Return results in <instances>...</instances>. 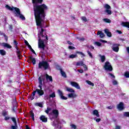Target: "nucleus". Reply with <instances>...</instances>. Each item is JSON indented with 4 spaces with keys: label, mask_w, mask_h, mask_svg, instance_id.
Segmentation results:
<instances>
[{
    "label": "nucleus",
    "mask_w": 129,
    "mask_h": 129,
    "mask_svg": "<svg viewBox=\"0 0 129 129\" xmlns=\"http://www.w3.org/2000/svg\"><path fill=\"white\" fill-rule=\"evenodd\" d=\"M42 3L43 0H32L36 26L41 28L39 36L44 38V29L42 28V22L45 20V18H46V11L49 10V8L45 4H42ZM38 4H40V5Z\"/></svg>",
    "instance_id": "1"
},
{
    "label": "nucleus",
    "mask_w": 129,
    "mask_h": 129,
    "mask_svg": "<svg viewBox=\"0 0 129 129\" xmlns=\"http://www.w3.org/2000/svg\"><path fill=\"white\" fill-rule=\"evenodd\" d=\"M6 8L8 9V10H9V11H14L15 10V12L17 13V17H19L22 21H25L26 20V18L24 15L22 14H21V11H20V9L17 8V7H14L12 6V7H11L10 6L7 5L6 6Z\"/></svg>",
    "instance_id": "2"
},
{
    "label": "nucleus",
    "mask_w": 129,
    "mask_h": 129,
    "mask_svg": "<svg viewBox=\"0 0 129 129\" xmlns=\"http://www.w3.org/2000/svg\"><path fill=\"white\" fill-rule=\"evenodd\" d=\"M50 64L48 61L42 60L38 63V69H43L44 70H49Z\"/></svg>",
    "instance_id": "3"
},
{
    "label": "nucleus",
    "mask_w": 129,
    "mask_h": 129,
    "mask_svg": "<svg viewBox=\"0 0 129 129\" xmlns=\"http://www.w3.org/2000/svg\"><path fill=\"white\" fill-rule=\"evenodd\" d=\"M104 68L106 71H112V70H113L112 66H111V64H110V62H109V61L105 62V65L104 66Z\"/></svg>",
    "instance_id": "4"
},
{
    "label": "nucleus",
    "mask_w": 129,
    "mask_h": 129,
    "mask_svg": "<svg viewBox=\"0 0 129 129\" xmlns=\"http://www.w3.org/2000/svg\"><path fill=\"white\" fill-rule=\"evenodd\" d=\"M49 115H52L53 119L58 118V116H59V111L57 109H53L52 112L49 113Z\"/></svg>",
    "instance_id": "5"
},
{
    "label": "nucleus",
    "mask_w": 129,
    "mask_h": 129,
    "mask_svg": "<svg viewBox=\"0 0 129 129\" xmlns=\"http://www.w3.org/2000/svg\"><path fill=\"white\" fill-rule=\"evenodd\" d=\"M45 47H46V45H45L44 40L39 39L38 40V48L40 49H42V50L44 51V50H45Z\"/></svg>",
    "instance_id": "6"
},
{
    "label": "nucleus",
    "mask_w": 129,
    "mask_h": 129,
    "mask_svg": "<svg viewBox=\"0 0 129 129\" xmlns=\"http://www.w3.org/2000/svg\"><path fill=\"white\" fill-rule=\"evenodd\" d=\"M45 100H46V102H47L49 105H53L55 103L54 97H46Z\"/></svg>",
    "instance_id": "7"
},
{
    "label": "nucleus",
    "mask_w": 129,
    "mask_h": 129,
    "mask_svg": "<svg viewBox=\"0 0 129 129\" xmlns=\"http://www.w3.org/2000/svg\"><path fill=\"white\" fill-rule=\"evenodd\" d=\"M119 46H120L119 44L113 43L111 46V49L114 52H117L119 51Z\"/></svg>",
    "instance_id": "8"
},
{
    "label": "nucleus",
    "mask_w": 129,
    "mask_h": 129,
    "mask_svg": "<svg viewBox=\"0 0 129 129\" xmlns=\"http://www.w3.org/2000/svg\"><path fill=\"white\" fill-rule=\"evenodd\" d=\"M76 65L77 66H83L84 68L85 71L88 70V68L86 66V64H84V62L83 61L77 62Z\"/></svg>",
    "instance_id": "9"
},
{
    "label": "nucleus",
    "mask_w": 129,
    "mask_h": 129,
    "mask_svg": "<svg viewBox=\"0 0 129 129\" xmlns=\"http://www.w3.org/2000/svg\"><path fill=\"white\" fill-rule=\"evenodd\" d=\"M15 48H16V54L17 55V57L18 59H20L21 57L23 58V55H22V52H21V50H20V49L18 46H15Z\"/></svg>",
    "instance_id": "10"
},
{
    "label": "nucleus",
    "mask_w": 129,
    "mask_h": 129,
    "mask_svg": "<svg viewBox=\"0 0 129 129\" xmlns=\"http://www.w3.org/2000/svg\"><path fill=\"white\" fill-rule=\"evenodd\" d=\"M71 85L73 86V87H75L76 89H80V86L79 84L76 82H70Z\"/></svg>",
    "instance_id": "11"
},
{
    "label": "nucleus",
    "mask_w": 129,
    "mask_h": 129,
    "mask_svg": "<svg viewBox=\"0 0 129 129\" xmlns=\"http://www.w3.org/2000/svg\"><path fill=\"white\" fill-rule=\"evenodd\" d=\"M124 104L122 103V102H120L117 106V109H118L119 110H120V111L121 110H123V109H124Z\"/></svg>",
    "instance_id": "12"
},
{
    "label": "nucleus",
    "mask_w": 129,
    "mask_h": 129,
    "mask_svg": "<svg viewBox=\"0 0 129 129\" xmlns=\"http://www.w3.org/2000/svg\"><path fill=\"white\" fill-rule=\"evenodd\" d=\"M36 93L39 96H42V95H44V92L43 90H39V89H36Z\"/></svg>",
    "instance_id": "13"
},
{
    "label": "nucleus",
    "mask_w": 129,
    "mask_h": 129,
    "mask_svg": "<svg viewBox=\"0 0 129 129\" xmlns=\"http://www.w3.org/2000/svg\"><path fill=\"white\" fill-rule=\"evenodd\" d=\"M39 119H40L42 122H47L48 121V118L43 115L39 117Z\"/></svg>",
    "instance_id": "14"
},
{
    "label": "nucleus",
    "mask_w": 129,
    "mask_h": 129,
    "mask_svg": "<svg viewBox=\"0 0 129 129\" xmlns=\"http://www.w3.org/2000/svg\"><path fill=\"white\" fill-rule=\"evenodd\" d=\"M105 34L107 35V37H112V34H111V32L108 30L107 29H105L104 30Z\"/></svg>",
    "instance_id": "15"
},
{
    "label": "nucleus",
    "mask_w": 129,
    "mask_h": 129,
    "mask_svg": "<svg viewBox=\"0 0 129 129\" xmlns=\"http://www.w3.org/2000/svg\"><path fill=\"white\" fill-rule=\"evenodd\" d=\"M2 46L4 47V48H7L8 49H12V46L7 43L3 42L2 43Z\"/></svg>",
    "instance_id": "16"
},
{
    "label": "nucleus",
    "mask_w": 129,
    "mask_h": 129,
    "mask_svg": "<svg viewBox=\"0 0 129 129\" xmlns=\"http://www.w3.org/2000/svg\"><path fill=\"white\" fill-rule=\"evenodd\" d=\"M28 57H29V60L30 61H31L33 65H35V64H36V58H33V56H29Z\"/></svg>",
    "instance_id": "17"
},
{
    "label": "nucleus",
    "mask_w": 129,
    "mask_h": 129,
    "mask_svg": "<svg viewBox=\"0 0 129 129\" xmlns=\"http://www.w3.org/2000/svg\"><path fill=\"white\" fill-rule=\"evenodd\" d=\"M58 70L60 72V74H61V76L64 77V78H67V75H66V73L63 71L62 69H59Z\"/></svg>",
    "instance_id": "18"
},
{
    "label": "nucleus",
    "mask_w": 129,
    "mask_h": 129,
    "mask_svg": "<svg viewBox=\"0 0 129 129\" xmlns=\"http://www.w3.org/2000/svg\"><path fill=\"white\" fill-rule=\"evenodd\" d=\"M93 115H95L97 117H99L100 115H99V113L98 112V110H94L93 111Z\"/></svg>",
    "instance_id": "19"
},
{
    "label": "nucleus",
    "mask_w": 129,
    "mask_h": 129,
    "mask_svg": "<svg viewBox=\"0 0 129 129\" xmlns=\"http://www.w3.org/2000/svg\"><path fill=\"white\" fill-rule=\"evenodd\" d=\"M30 117H31L32 119L34 121L35 120V114L34 113V112L33 110H31L29 112Z\"/></svg>",
    "instance_id": "20"
},
{
    "label": "nucleus",
    "mask_w": 129,
    "mask_h": 129,
    "mask_svg": "<svg viewBox=\"0 0 129 129\" xmlns=\"http://www.w3.org/2000/svg\"><path fill=\"white\" fill-rule=\"evenodd\" d=\"M122 26L123 27H125L126 28H128L129 29V22H122L121 23Z\"/></svg>",
    "instance_id": "21"
},
{
    "label": "nucleus",
    "mask_w": 129,
    "mask_h": 129,
    "mask_svg": "<svg viewBox=\"0 0 129 129\" xmlns=\"http://www.w3.org/2000/svg\"><path fill=\"white\" fill-rule=\"evenodd\" d=\"M46 80H49V81H50V82H53V78H52V76H49V75L48 74H46Z\"/></svg>",
    "instance_id": "22"
},
{
    "label": "nucleus",
    "mask_w": 129,
    "mask_h": 129,
    "mask_svg": "<svg viewBox=\"0 0 129 129\" xmlns=\"http://www.w3.org/2000/svg\"><path fill=\"white\" fill-rule=\"evenodd\" d=\"M14 103H15V105H13V108H12V111H13V112H16L17 111V102H15Z\"/></svg>",
    "instance_id": "23"
},
{
    "label": "nucleus",
    "mask_w": 129,
    "mask_h": 129,
    "mask_svg": "<svg viewBox=\"0 0 129 129\" xmlns=\"http://www.w3.org/2000/svg\"><path fill=\"white\" fill-rule=\"evenodd\" d=\"M97 35H99L100 38H104V33L102 32V31H98Z\"/></svg>",
    "instance_id": "24"
},
{
    "label": "nucleus",
    "mask_w": 129,
    "mask_h": 129,
    "mask_svg": "<svg viewBox=\"0 0 129 129\" xmlns=\"http://www.w3.org/2000/svg\"><path fill=\"white\" fill-rule=\"evenodd\" d=\"M103 21L104 23H107L108 24H110V23H111V20L108 18H104Z\"/></svg>",
    "instance_id": "25"
},
{
    "label": "nucleus",
    "mask_w": 129,
    "mask_h": 129,
    "mask_svg": "<svg viewBox=\"0 0 129 129\" xmlns=\"http://www.w3.org/2000/svg\"><path fill=\"white\" fill-rule=\"evenodd\" d=\"M69 97H77V95L75 94V92L69 94Z\"/></svg>",
    "instance_id": "26"
},
{
    "label": "nucleus",
    "mask_w": 129,
    "mask_h": 129,
    "mask_svg": "<svg viewBox=\"0 0 129 129\" xmlns=\"http://www.w3.org/2000/svg\"><path fill=\"white\" fill-rule=\"evenodd\" d=\"M0 54L2 56H5L7 54V52L4 49H0Z\"/></svg>",
    "instance_id": "27"
},
{
    "label": "nucleus",
    "mask_w": 129,
    "mask_h": 129,
    "mask_svg": "<svg viewBox=\"0 0 129 129\" xmlns=\"http://www.w3.org/2000/svg\"><path fill=\"white\" fill-rule=\"evenodd\" d=\"M57 92L58 95H59L60 97H65V96H63V92L60 90H57Z\"/></svg>",
    "instance_id": "28"
},
{
    "label": "nucleus",
    "mask_w": 129,
    "mask_h": 129,
    "mask_svg": "<svg viewBox=\"0 0 129 129\" xmlns=\"http://www.w3.org/2000/svg\"><path fill=\"white\" fill-rule=\"evenodd\" d=\"M51 110H52V108H50V107H47V109L45 111V112L47 114H50V111H51Z\"/></svg>",
    "instance_id": "29"
},
{
    "label": "nucleus",
    "mask_w": 129,
    "mask_h": 129,
    "mask_svg": "<svg viewBox=\"0 0 129 129\" xmlns=\"http://www.w3.org/2000/svg\"><path fill=\"white\" fill-rule=\"evenodd\" d=\"M67 90L69 92H72V93H74V92H75V91L71 88H67Z\"/></svg>",
    "instance_id": "30"
},
{
    "label": "nucleus",
    "mask_w": 129,
    "mask_h": 129,
    "mask_svg": "<svg viewBox=\"0 0 129 129\" xmlns=\"http://www.w3.org/2000/svg\"><path fill=\"white\" fill-rule=\"evenodd\" d=\"M100 57H101V62H103L105 61V55H100Z\"/></svg>",
    "instance_id": "31"
},
{
    "label": "nucleus",
    "mask_w": 129,
    "mask_h": 129,
    "mask_svg": "<svg viewBox=\"0 0 129 129\" xmlns=\"http://www.w3.org/2000/svg\"><path fill=\"white\" fill-rule=\"evenodd\" d=\"M104 8L106 9V10H110V9H111V7L108 4L105 5Z\"/></svg>",
    "instance_id": "32"
},
{
    "label": "nucleus",
    "mask_w": 129,
    "mask_h": 129,
    "mask_svg": "<svg viewBox=\"0 0 129 129\" xmlns=\"http://www.w3.org/2000/svg\"><path fill=\"white\" fill-rule=\"evenodd\" d=\"M105 13H106L107 15H111L112 14V13L109 9H106L105 10Z\"/></svg>",
    "instance_id": "33"
},
{
    "label": "nucleus",
    "mask_w": 129,
    "mask_h": 129,
    "mask_svg": "<svg viewBox=\"0 0 129 129\" xmlns=\"http://www.w3.org/2000/svg\"><path fill=\"white\" fill-rule=\"evenodd\" d=\"M11 119H12V121H13L14 124H18V123L17 122V119H16V118H15V117H11Z\"/></svg>",
    "instance_id": "34"
},
{
    "label": "nucleus",
    "mask_w": 129,
    "mask_h": 129,
    "mask_svg": "<svg viewBox=\"0 0 129 129\" xmlns=\"http://www.w3.org/2000/svg\"><path fill=\"white\" fill-rule=\"evenodd\" d=\"M11 129H18V124H14V125H13L11 127Z\"/></svg>",
    "instance_id": "35"
},
{
    "label": "nucleus",
    "mask_w": 129,
    "mask_h": 129,
    "mask_svg": "<svg viewBox=\"0 0 129 129\" xmlns=\"http://www.w3.org/2000/svg\"><path fill=\"white\" fill-rule=\"evenodd\" d=\"M35 106H39V107H43V104L41 103H35Z\"/></svg>",
    "instance_id": "36"
},
{
    "label": "nucleus",
    "mask_w": 129,
    "mask_h": 129,
    "mask_svg": "<svg viewBox=\"0 0 129 129\" xmlns=\"http://www.w3.org/2000/svg\"><path fill=\"white\" fill-rule=\"evenodd\" d=\"M42 77H43V76H41V77H39L38 78V82L39 84H43V83L42 82Z\"/></svg>",
    "instance_id": "37"
},
{
    "label": "nucleus",
    "mask_w": 129,
    "mask_h": 129,
    "mask_svg": "<svg viewBox=\"0 0 129 129\" xmlns=\"http://www.w3.org/2000/svg\"><path fill=\"white\" fill-rule=\"evenodd\" d=\"M87 83H88V84H89V85H91V86H94V84L92 82H91V81H86Z\"/></svg>",
    "instance_id": "38"
},
{
    "label": "nucleus",
    "mask_w": 129,
    "mask_h": 129,
    "mask_svg": "<svg viewBox=\"0 0 129 129\" xmlns=\"http://www.w3.org/2000/svg\"><path fill=\"white\" fill-rule=\"evenodd\" d=\"M76 57H77L76 54H71L70 55L69 58L71 59H74V58H76Z\"/></svg>",
    "instance_id": "39"
},
{
    "label": "nucleus",
    "mask_w": 129,
    "mask_h": 129,
    "mask_svg": "<svg viewBox=\"0 0 129 129\" xmlns=\"http://www.w3.org/2000/svg\"><path fill=\"white\" fill-rule=\"evenodd\" d=\"M112 83L113 85H117L118 84L117 81H116L115 80H113Z\"/></svg>",
    "instance_id": "40"
},
{
    "label": "nucleus",
    "mask_w": 129,
    "mask_h": 129,
    "mask_svg": "<svg viewBox=\"0 0 129 129\" xmlns=\"http://www.w3.org/2000/svg\"><path fill=\"white\" fill-rule=\"evenodd\" d=\"M87 53L89 55V57H90V58H93V56L92 55V53H91L89 50H87Z\"/></svg>",
    "instance_id": "41"
},
{
    "label": "nucleus",
    "mask_w": 129,
    "mask_h": 129,
    "mask_svg": "<svg viewBox=\"0 0 129 129\" xmlns=\"http://www.w3.org/2000/svg\"><path fill=\"white\" fill-rule=\"evenodd\" d=\"M124 75L126 78H129V72H125Z\"/></svg>",
    "instance_id": "42"
},
{
    "label": "nucleus",
    "mask_w": 129,
    "mask_h": 129,
    "mask_svg": "<svg viewBox=\"0 0 129 129\" xmlns=\"http://www.w3.org/2000/svg\"><path fill=\"white\" fill-rule=\"evenodd\" d=\"M13 44L14 45H15V47H18V45L19 43H18V41H17V40H14L13 41Z\"/></svg>",
    "instance_id": "43"
},
{
    "label": "nucleus",
    "mask_w": 129,
    "mask_h": 129,
    "mask_svg": "<svg viewBox=\"0 0 129 129\" xmlns=\"http://www.w3.org/2000/svg\"><path fill=\"white\" fill-rule=\"evenodd\" d=\"M123 115L126 116V117H129V112H125Z\"/></svg>",
    "instance_id": "44"
},
{
    "label": "nucleus",
    "mask_w": 129,
    "mask_h": 129,
    "mask_svg": "<svg viewBox=\"0 0 129 129\" xmlns=\"http://www.w3.org/2000/svg\"><path fill=\"white\" fill-rule=\"evenodd\" d=\"M94 120H95L96 121V122H99L100 121H101V118H96V117H95Z\"/></svg>",
    "instance_id": "45"
},
{
    "label": "nucleus",
    "mask_w": 129,
    "mask_h": 129,
    "mask_svg": "<svg viewBox=\"0 0 129 129\" xmlns=\"http://www.w3.org/2000/svg\"><path fill=\"white\" fill-rule=\"evenodd\" d=\"M95 44L97 46H98V47H100V46H101V43L97 41H96L95 42Z\"/></svg>",
    "instance_id": "46"
},
{
    "label": "nucleus",
    "mask_w": 129,
    "mask_h": 129,
    "mask_svg": "<svg viewBox=\"0 0 129 129\" xmlns=\"http://www.w3.org/2000/svg\"><path fill=\"white\" fill-rule=\"evenodd\" d=\"M68 49H69V50H75V47L72 46H69Z\"/></svg>",
    "instance_id": "47"
},
{
    "label": "nucleus",
    "mask_w": 129,
    "mask_h": 129,
    "mask_svg": "<svg viewBox=\"0 0 129 129\" xmlns=\"http://www.w3.org/2000/svg\"><path fill=\"white\" fill-rule=\"evenodd\" d=\"M76 53L77 54H79L80 55H82L84 57H85V54H84V53H83L82 52L77 51Z\"/></svg>",
    "instance_id": "48"
},
{
    "label": "nucleus",
    "mask_w": 129,
    "mask_h": 129,
    "mask_svg": "<svg viewBox=\"0 0 129 129\" xmlns=\"http://www.w3.org/2000/svg\"><path fill=\"white\" fill-rule=\"evenodd\" d=\"M82 20L84 21V22H87V19L86 18V17L83 16L82 17Z\"/></svg>",
    "instance_id": "49"
},
{
    "label": "nucleus",
    "mask_w": 129,
    "mask_h": 129,
    "mask_svg": "<svg viewBox=\"0 0 129 129\" xmlns=\"http://www.w3.org/2000/svg\"><path fill=\"white\" fill-rule=\"evenodd\" d=\"M108 75L111 76V77H112V78H113V79H115V76H114L113 74L111 73H108Z\"/></svg>",
    "instance_id": "50"
},
{
    "label": "nucleus",
    "mask_w": 129,
    "mask_h": 129,
    "mask_svg": "<svg viewBox=\"0 0 129 129\" xmlns=\"http://www.w3.org/2000/svg\"><path fill=\"white\" fill-rule=\"evenodd\" d=\"M71 126L72 127V128H74V129H76L77 128V126L76 125L74 124H72L71 125Z\"/></svg>",
    "instance_id": "51"
},
{
    "label": "nucleus",
    "mask_w": 129,
    "mask_h": 129,
    "mask_svg": "<svg viewBox=\"0 0 129 129\" xmlns=\"http://www.w3.org/2000/svg\"><path fill=\"white\" fill-rule=\"evenodd\" d=\"M4 37L5 38V40H6V41L8 42V36H7L6 34H4Z\"/></svg>",
    "instance_id": "52"
},
{
    "label": "nucleus",
    "mask_w": 129,
    "mask_h": 129,
    "mask_svg": "<svg viewBox=\"0 0 129 129\" xmlns=\"http://www.w3.org/2000/svg\"><path fill=\"white\" fill-rule=\"evenodd\" d=\"M49 97H56V95H55V93H52L51 94L49 95Z\"/></svg>",
    "instance_id": "53"
},
{
    "label": "nucleus",
    "mask_w": 129,
    "mask_h": 129,
    "mask_svg": "<svg viewBox=\"0 0 129 129\" xmlns=\"http://www.w3.org/2000/svg\"><path fill=\"white\" fill-rule=\"evenodd\" d=\"M38 87L40 88L39 90H43V88L42 87H43V84H39Z\"/></svg>",
    "instance_id": "54"
},
{
    "label": "nucleus",
    "mask_w": 129,
    "mask_h": 129,
    "mask_svg": "<svg viewBox=\"0 0 129 129\" xmlns=\"http://www.w3.org/2000/svg\"><path fill=\"white\" fill-rule=\"evenodd\" d=\"M44 41L46 43H48V35H47V34H45V40Z\"/></svg>",
    "instance_id": "55"
},
{
    "label": "nucleus",
    "mask_w": 129,
    "mask_h": 129,
    "mask_svg": "<svg viewBox=\"0 0 129 129\" xmlns=\"http://www.w3.org/2000/svg\"><path fill=\"white\" fill-rule=\"evenodd\" d=\"M2 115H3V116H6V115H8V112L7 111L3 112Z\"/></svg>",
    "instance_id": "56"
},
{
    "label": "nucleus",
    "mask_w": 129,
    "mask_h": 129,
    "mask_svg": "<svg viewBox=\"0 0 129 129\" xmlns=\"http://www.w3.org/2000/svg\"><path fill=\"white\" fill-rule=\"evenodd\" d=\"M67 43H68V44H69V45H71L72 46H74V44H73V43L71 42L70 41H68Z\"/></svg>",
    "instance_id": "57"
},
{
    "label": "nucleus",
    "mask_w": 129,
    "mask_h": 129,
    "mask_svg": "<svg viewBox=\"0 0 129 129\" xmlns=\"http://www.w3.org/2000/svg\"><path fill=\"white\" fill-rule=\"evenodd\" d=\"M36 93H37V89L32 92V96H35V95H36Z\"/></svg>",
    "instance_id": "58"
},
{
    "label": "nucleus",
    "mask_w": 129,
    "mask_h": 129,
    "mask_svg": "<svg viewBox=\"0 0 129 129\" xmlns=\"http://www.w3.org/2000/svg\"><path fill=\"white\" fill-rule=\"evenodd\" d=\"M114 107V106H108L107 108H108V109H112Z\"/></svg>",
    "instance_id": "59"
},
{
    "label": "nucleus",
    "mask_w": 129,
    "mask_h": 129,
    "mask_svg": "<svg viewBox=\"0 0 129 129\" xmlns=\"http://www.w3.org/2000/svg\"><path fill=\"white\" fill-rule=\"evenodd\" d=\"M121 128V127L119 125H116L115 127V129H120Z\"/></svg>",
    "instance_id": "60"
},
{
    "label": "nucleus",
    "mask_w": 129,
    "mask_h": 129,
    "mask_svg": "<svg viewBox=\"0 0 129 129\" xmlns=\"http://www.w3.org/2000/svg\"><path fill=\"white\" fill-rule=\"evenodd\" d=\"M11 117L10 116H5V120H9Z\"/></svg>",
    "instance_id": "61"
},
{
    "label": "nucleus",
    "mask_w": 129,
    "mask_h": 129,
    "mask_svg": "<svg viewBox=\"0 0 129 129\" xmlns=\"http://www.w3.org/2000/svg\"><path fill=\"white\" fill-rule=\"evenodd\" d=\"M24 43L26 45V46H28V45H30V44H29V42H28V41H27L26 40H24Z\"/></svg>",
    "instance_id": "62"
},
{
    "label": "nucleus",
    "mask_w": 129,
    "mask_h": 129,
    "mask_svg": "<svg viewBox=\"0 0 129 129\" xmlns=\"http://www.w3.org/2000/svg\"><path fill=\"white\" fill-rule=\"evenodd\" d=\"M60 99H61V100H66L68 99L67 97H60Z\"/></svg>",
    "instance_id": "63"
},
{
    "label": "nucleus",
    "mask_w": 129,
    "mask_h": 129,
    "mask_svg": "<svg viewBox=\"0 0 129 129\" xmlns=\"http://www.w3.org/2000/svg\"><path fill=\"white\" fill-rule=\"evenodd\" d=\"M117 33H118L119 34H122V32L120 30H116Z\"/></svg>",
    "instance_id": "64"
}]
</instances>
